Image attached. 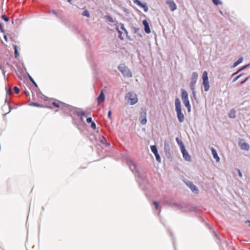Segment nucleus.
Masks as SVG:
<instances>
[{
    "mask_svg": "<svg viewBox=\"0 0 250 250\" xmlns=\"http://www.w3.org/2000/svg\"><path fill=\"white\" fill-rule=\"evenodd\" d=\"M153 204L155 206V209H156L157 210L160 209V206H159V204H158V203L157 202L154 201L153 202Z\"/></svg>",
    "mask_w": 250,
    "mask_h": 250,
    "instance_id": "obj_24",
    "label": "nucleus"
},
{
    "mask_svg": "<svg viewBox=\"0 0 250 250\" xmlns=\"http://www.w3.org/2000/svg\"><path fill=\"white\" fill-rule=\"evenodd\" d=\"M176 140L177 142V143L180 145V146H182V145H184L183 143L181 140H180L178 138H176Z\"/></svg>",
    "mask_w": 250,
    "mask_h": 250,
    "instance_id": "obj_31",
    "label": "nucleus"
},
{
    "mask_svg": "<svg viewBox=\"0 0 250 250\" xmlns=\"http://www.w3.org/2000/svg\"><path fill=\"white\" fill-rule=\"evenodd\" d=\"M52 13H53L54 14H55V15H57V12H56V11H55V10H53V11H52Z\"/></svg>",
    "mask_w": 250,
    "mask_h": 250,
    "instance_id": "obj_45",
    "label": "nucleus"
},
{
    "mask_svg": "<svg viewBox=\"0 0 250 250\" xmlns=\"http://www.w3.org/2000/svg\"><path fill=\"white\" fill-rule=\"evenodd\" d=\"M7 93L10 94L11 93V90L10 89H8Z\"/></svg>",
    "mask_w": 250,
    "mask_h": 250,
    "instance_id": "obj_46",
    "label": "nucleus"
},
{
    "mask_svg": "<svg viewBox=\"0 0 250 250\" xmlns=\"http://www.w3.org/2000/svg\"><path fill=\"white\" fill-rule=\"evenodd\" d=\"M249 78L247 77V78H246L244 81H242L240 83L241 84L244 83L248 80Z\"/></svg>",
    "mask_w": 250,
    "mask_h": 250,
    "instance_id": "obj_42",
    "label": "nucleus"
},
{
    "mask_svg": "<svg viewBox=\"0 0 250 250\" xmlns=\"http://www.w3.org/2000/svg\"><path fill=\"white\" fill-rule=\"evenodd\" d=\"M175 110L177 112L178 120L180 123H182L184 121L185 117L184 114L182 113L181 102L178 98L175 100Z\"/></svg>",
    "mask_w": 250,
    "mask_h": 250,
    "instance_id": "obj_1",
    "label": "nucleus"
},
{
    "mask_svg": "<svg viewBox=\"0 0 250 250\" xmlns=\"http://www.w3.org/2000/svg\"><path fill=\"white\" fill-rule=\"evenodd\" d=\"M242 75V74H241L237 76H236L233 80V82H235L237 81L241 76Z\"/></svg>",
    "mask_w": 250,
    "mask_h": 250,
    "instance_id": "obj_36",
    "label": "nucleus"
},
{
    "mask_svg": "<svg viewBox=\"0 0 250 250\" xmlns=\"http://www.w3.org/2000/svg\"><path fill=\"white\" fill-rule=\"evenodd\" d=\"M14 49L15 57L17 58L19 56V53L18 52L17 46L16 45H14Z\"/></svg>",
    "mask_w": 250,
    "mask_h": 250,
    "instance_id": "obj_28",
    "label": "nucleus"
},
{
    "mask_svg": "<svg viewBox=\"0 0 250 250\" xmlns=\"http://www.w3.org/2000/svg\"><path fill=\"white\" fill-rule=\"evenodd\" d=\"M118 69L125 77L129 78L132 76L131 72L125 64H120Z\"/></svg>",
    "mask_w": 250,
    "mask_h": 250,
    "instance_id": "obj_3",
    "label": "nucleus"
},
{
    "mask_svg": "<svg viewBox=\"0 0 250 250\" xmlns=\"http://www.w3.org/2000/svg\"><path fill=\"white\" fill-rule=\"evenodd\" d=\"M126 97L128 99V101L130 102L131 104H134L138 102V98L137 95L132 92H128L126 96Z\"/></svg>",
    "mask_w": 250,
    "mask_h": 250,
    "instance_id": "obj_5",
    "label": "nucleus"
},
{
    "mask_svg": "<svg viewBox=\"0 0 250 250\" xmlns=\"http://www.w3.org/2000/svg\"><path fill=\"white\" fill-rule=\"evenodd\" d=\"M211 151L212 154L213 156V158L215 159H216L217 162H219L220 161V158L218 156V154H217V153L216 150L214 148L211 147Z\"/></svg>",
    "mask_w": 250,
    "mask_h": 250,
    "instance_id": "obj_12",
    "label": "nucleus"
},
{
    "mask_svg": "<svg viewBox=\"0 0 250 250\" xmlns=\"http://www.w3.org/2000/svg\"><path fill=\"white\" fill-rule=\"evenodd\" d=\"M82 15H83V16L87 17L88 18H89L90 17L89 13L88 11V10H84L83 11Z\"/></svg>",
    "mask_w": 250,
    "mask_h": 250,
    "instance_id": "obj_22",
    "label": "nucleus"
},
{
    "mask_svg": "<svg viewBox=\"0 0 250 250\" xmlns=\"http://www.w3.org/2000/svg\"><path fill=\"white\" fill-rule=\"evenodd\" d=\"M243 58L242 57H241L237 61H236L234 64H233V67H236L237 65H238L239 64H240V63H241L243 61Z\"/></svg>",
    "mask_w": 250,
    "mask_h": 250,
    "instance_id": "obj_19",
    "label": "nucleus"
},
{
    "mask_svg": "<svg viewBox=\"0 0 250 250\" xmlns=\"http://www.w3.org/2000/svg\"><path fill=\"white\" fill-rule=\"evenodd\" d=\"M105 100V96L103 90H102L100 95L97 98L98 105H99L101 103L103 102Z\"/></svg>",
    "mask_w": 250,
    "mask_h": 250,
    "instance_id": "obj_10",
    "label": "nucleus"
},
{
    "mask_svg": "<svg viewBox=\"0 0 250 250\" xmlns=\"http://www.w3.org/2000/svg\"><path fill=\"white\" fill-rule=\"evenodd\" d=\"M193 96L195 97V94L194 95L193 94Z\"/></svg>",
    "mask_w": 250,
    "mask_h": 250,
    "instance_id": "obj_49",
    "label": "nucleus"
},
{
    "mask_svg": "<svg viewBox=\"0 0 250 250\" xmlns=\"http://www.w3.org/2000/svg\"><path fill=\"white\" fill-rule=\"evenodd\" d=\"M198 75L197 72H193L192 74V77L191 78V81L190 83V87L192 90V94H195V86L197 80L198 79Z\"/></svg>",
    "mask_w": 250,
    "mask_h": 250,
    "instance_id": "obj_4",
    "label": "nucleus"
},
{
    "mask_svg": "<svg viewBox=\"0 0 250 250\" xmlns=\"http://www.w3.org/2000/svg\"><path fill=\"white\" fill-rule=\"evenodd\" d=\"M237 171H238V175H239V176L240 177H242V173H241V172L240 170V169H237Z\"/></svg>",
    "mask_w": 250,
    "mask_h": 250,
    "instance_id": "obj_39",
    "label": "nucleus"
},
{
    "mask_svg": "<svg viewBox=\"0 0 250 250\" xmlns=\"http://www.w3.org/2000/svg\"><path fill=\"white\" fill-rule=\"evenodd\" d=\"M105 17H106V19L108 20L110 22H114V19L111 17H110L109 16H106Z\"/></svg>",
    "mask_w": 250,
    "mask_h": 250,
    "instance_id": "obj_27",
    "label": "nucleus"
},
{
    "mask_svg": "<svg viewBox=\"0 0 250 250\" xmlns=\"http://www.w3.org/2000/svg\"><path fill=\"white\" fill-rule=\"evenodd\" d=\"M14 91L16 94L19 93L20 90L17 86H14Z\"/></svg>",
    "mask_w": 250,
    "mask_h": 250,
    "instance_id": "obj_29",
    "label": "nucleus"
},
{
    "mask_svg": "<svg viewBox=\"0 0 250 250\" xmlns=\"http://www.w3.org/2000/svg\"><path fill=\"white\" fill-rule=\"evenodd\" d=\"M167 147H168V145H167V141H166L165 142V149H166Z\"/></svg>",
    "mask_w": 250,
    "mask_h": 250,
    "instance_id": "obj_43",
    "label": "nucleus"
},
{
    "mask_svg": "<svg viewBox=\"0 0 250 250\" xmlns=\"http://www.w3.org/2000/svg\"><path fill=\"white\" fill-rule=\"evenodd\" d=\"M1 19H3L5 21H8L9 20V19L6 17V16L5 14H3L1 16Z\"/></svg>",
    "mask_w": 250,
    "mask_h": 250,
    "instance_id": "obj_26",
    "label": "nucleus"
},
{
    "mask_svg": "<svg viewBox=\"0 0 250 250\" xmlns=\"http://www.w3.org/2000/svg\"><path fill=\"white\" fill-rule=\"evenodd\" d=\"M181 150L183 154V156L184 158L185 159V160L187 161H189L190 159V157L189 155L188 154V152L185 149V147L184 145H182V146H181Z\"/></svg>",
    "mask_w": 250,
    "mask_h": 250,
    "instance_id": "obj_8",
    "label": "nucleus"
},
{
    "mask_svg": "<svg viewBox=\"0 0 250 250\" xmlns=\"http://www.w3.org/2000/svg\"><path fill=\"white\" fill-rule=\"evenodd\" d=\"M143 23L145 27V31L147 34H149L150 33V29L149 28V24L146 20H144L143 21Z\"/></svg>",
    "mask_w": 250,
    "mask_h": 250,
    "instance_id": "obj_11",
    "label": "nucleus"
},
{
    "mask_svg": "<svg viewBox=\"0 0 250 250\" xmlns=\"http://www.w3.org/2000/svg\"><path fill=\"white\" fill-rule=\"evenodd\" d=\"M240 146L242 149L245 150H248L250 148L249 144L245 142L240 143Z\"/></svg>",
    "mask_w": 250,
    "mask_h": 250,
    "instance_id": "obj_15",
    "label": "nucleus"
},
{
    "mask_svg": "<svg viewBox=\"0 0 250 250\" xmlns=\"http://www.w3.org/2000/svg\"><path fill=\"white\" fill-rule=\"evenodd\" d=\"M140 122L142 125L146 123V108H142L140 112Z\"/></svg>",
    "mask_w": 250,
    "mask_h": 250,
    "instance_id": "obj_7",
    "label": "nucleus"
},
{
    "mask_svg": "<svg viewBox=\"0 0 250 250\" xmlns=\"http://www.w3.org/2000/svg\"><path fill=\"white\" fill-rule=\"evenodd\" d=\"M133 2L135 4H136L137 5L138 4H140V1L138 0H132Z\"/></svg>",
    "mask_w": 250,
    "mask_h": 250,
    "instance_id": "obj_38",
    "label": "nucleus"
},
{
    "mask_svg": "<svg viewBox=\"0 0 250 250\" xmlns=\"http://www.w3.org/2000/svg\"><path fill=\"white\" fill-rule=\"evenodd\" d=\"M248 65H246L245 66H244L243 67L241 68V69H240L239 70H238L237 72H236L235 73H233L232 74V76L233 75H235L236 74H237V73H238L240 71H241V70H242L243 69H244V68H245Z\"/></svg>",
    "mask_w": 250,
    "mask_h": 250,
    "instance_id": "obj_32",
    "label": "nucleus"
},
{
    "mask_svg": "<svg viewBox=\"0 0 250 250\" xmlns=\"http://www.w3.org/2000/svg\"><path fill=\"white\" fill-rule=\"evenodd\" d=\"M121 29H122L123 31H124L125 32V33H126V35L127 34V33H127V30L125 29V28L124 25V24H121Z\"/></svg>",
    "mask_w": 250,
    "mask_h": 250,
    "instance_id": "obj_34",
    "label": "nucleus"
},
{
    "mask_svg": "<svg viewBox=\"0 0 250 250\" xmlns=\"http://www.w3.org/2000/svg\"><path fill=\"white\" fill-rule=\"evenodd\" d=\"M71 0H68V1L70 2H71Z\"/></svg>",
    "mask_w": 250,
    "mask_h": 250,
    "instance_id": "obj_48",
    "label": "nucleus"
},
{
    "mask_svg": "<svg viewBox=\"0 0 250 250\" xmlns=\"http://www.w3.org/2000/svg\"><path fill=\"white\" fill-rule=\"evenodd\" d=\"M183 103L187 107L188 111L190 112L191 107H190V103H189V101L188 99L183 100Z\"/></svg>",
    "mask_w": 250,
    "mask_h": 250,
    "instance_id": "obj_16",
    "label": "nucleus"
},
{
    "mask_svg": "<svg viewBox=\"0 0 250 250\" xmlns=\"http://www.w3.org/2000/svg\"><path fill=\"white\" fill-rule=\"evenodd\" d=\"M155 157H156V159L157 160V161L160 162L161 161V158H160V157L158 153H157L156 154H154Z\"/></svg>",
    "mask_w": 250,
    "mask_h": 250,
    "instance_id": "obj_33",
    "label": "nucleus"
},
{
    "mask_svg": "<svg viewBox=\"0 0 250 250\" xmlns=\"http://www.w3.org/2000/svg\"><path fill=\"white\" fill-rule=\"evenodd\" d=\"M166 3L168 5L171 11H173L176 9L177 6L173 0H167Z\"/></svg>",
    "mask_w": 250,
    "mask_h": 250,
    "instance_id": "obj_9",
    "label": "nucleus"
},
{
    "mask_svg": "<svg viewBox=\"0 0 250 250\" xmlns=\"http://www.w3.org/2000/svg\"><path fill=\"white\" fill-rule=\"evenodd\" d=\"M187 185L190 188L193 192H195L196 193L198 192V188H197L196 186H195L194 184H193L192 183L189 182L188 184H187Z\"/></svg>",
    "mask_w": 250,
    "mask_h": 250,
    "instance_id": "obj_13",
    "label": "nucleus"
},
{
    "mask_svg": "<svg viewBox=\"0 0 250 250\" xmlns=\"http://www.w3.org/2000/svg\"><path fill=\"white\" fill-rule=\"evenodd\" d=\"M86 121L87 123H91L93 122L91 117L87 118Z\"/></svg>",
    "mask_w": 250,
    "mask_h": 250,
    "instance_id": "obj_37",
    "label": "nucleus"
},
{
    "mask_svg": "<svg viewBox=\"0 0 250 250\" xmlns=\"http://www.w3.org/2000/svg\"><path fill=\"white\" fill-rule=\"evenodd\" d=\"M181 97L182 100L188 99L187 92L183 89H181Z\"/></svg>",
    "mask_w": 250,
    "mask_h": 250,
    "instance_id": "obj_14",
    "label": "nucleus"
},
{
    "mask_svg": "<svg viewBox=\"0 0 250 250\" xmlns=\"http://www.w3.org/2000/svg\"><path fill=\"white\" fill-rule=\"evenodd\" d=\"M203 80L202 84L204 87L205 91H208L209 89L210 86L209 84L208 74L206 71L203 72L202 77Z\"/></svg>",
    "mask_w": 250,
    "mask_h": 250,
    "instance_id": "obj_2",
    "label": "nucleus"
},
{
    "mask_svg": "<svg viewBox=\"0 0 250 250\" xmlns=\"http://www.w3.org/2000/svg\"><path fill=\"white\" fill-rule=\"evenodd\" d=\"M30 105H31V106H37V107H43L42 105L40 104H38L37 103H31L30 104H29Z\"/></svg>",
    "mask_w": 250,
    "mask_h": 250,
    "instance_id": "obj_23",
    "label": "nucleus"
},
{
    "mask_svg": "<svg viewBox=\"0 0 250 250\" xmlns=\"http://www.w3.org/2000/svg\"><path fill=\"white\" fill-rule=\"evenodd\" d=\"M30 78V80L32 82V83L36 86H37V84L35 82V81H34V80L31 77H29Z\"/></svg>",
    "mask_w": 250,
    "mask_h": 250,
    "instance_id": "obj_41",
    "label": "nucleus"
},
{
    "mask_svg": "<svg viewBox=\"0 0 250 250\" xmlns=\"http://www.w3.org/2000/svg\"><path fill=\"white\" fill-rule=\"evenodd\" d=\"M212 1L213 3L216 5L222 4V2L220 1V0H212Z\"/></svg>",
    "mask_w": 250,
    "mask_h": 250,
    "instance_id": "obj_25",
    "label": "nucleus"
},
{
    "mask_svg": "<svg viewBox=\"0 0 250 250\" xmlns=\"http://www.w3.org/2000/svg\"><path fill=\"white\" fill-rule=\"evenodd\" d=\"M78 115L81 118V120H83V117L85 116V113L83 111H80L78 113Z\"/></svg>",
    "mask_w": 250,
    "mask_h": 250,
    "instance_id": "obj_21",
    "label": "nucleus"
},
{
    "mask_svg": "<svg viewBox=\"0 0 250 250\" xmlns=\"http://www.w3.org/2000/svg\"><path fill=\"white\" fill-rule=\"evenodd\" d=\"M229 116L230 118H234L235 117V110L234 109H231L229 113Z\"/></svg>",
    "mask_w": 250,
    "mask_h": 250,
    "instance_id": "obj_18",
    "label": "nucleus"
},
{
    "mask_svg": "<svg viewBox=\"0 0 250 250\" xmlns=\"http://www.w3.org/2000/svg\"><path fill=\"white\" fill-rule=\"evenodd\" d=\"M51 104L58 109L63 108L66 106V104L65 103L57 100H52L51 101ZM58 111V109L56 110V111Z\"/></svg>",
    "mask_w": 250,
    "mask_h": 250,
    "instance_id": "obj_6",
    "label": "nucleus"
},
{
    "mask_svg": "<svg viewBox=\"0 0 250 250\" xmlns=\"http://www.w3.org/2000/svg\"><path fill=\"white\" fill-rule=\"evenodd\" d=\"M246 222H248L249 223H250V221H247Z\"/></svg>",
    "mask_w": 250,
    "mask_h": 250,
    "instance_id": "obj_47",
    "label": "nucleus"
},
{
    "mask_svg": "<svg viewBox=\"0 0 250 250\" xmlns=\"http://www.w3.org/2000/svg\"><path fill=\"white\" fill-rule=\"evenodd\" d=\"M138 5L140 7L143 8L144 9V10L146 12H147L148 10V8L146 3H142L140 2V4H138Z\"/></svg>",
    "mask_w": 250,
    "mask_h": 250,
    "instance_id": "obj_17",
    "label": "nucleus"
},
{
    "mask_svg": "<svg viewBox=\"0 0 250 250\" xmlns=\"http://www.w3.org/2000/svg\"><path fill=\"white\" fill-rule=\"evenodd\" d=\"M118 31L119 33V38L121 40H123L124 39V37L122 36V33L121 31H120L119 29H118Z\"/></svg>",
    "mask_w": 250,
    "mask_h": 250,
    "instance_id": "obj_30",
    "label": "nucleus"
},
{
    "mask_svg": "<svg viewBox=\"0 0 250 250\" xmlns=\"http://www.w3.org/2000/svg\"><path fill=\"white\" fill-rule=\"evenodd\" d=\"M108 117L111 119V111L109 110L108 112Z\"/></svg>",
    "mask_w": 250,
    "mask_h": 250,
    "instance_id": "obj_40",
    "label": "nucleus"
},
{
    "mask_svg": "<svg viewBox=\"0 0 250 250\" xmlns=\"http://www.w3.org/2000/svg\"><path fill=\"white\" fill-rule=\"evenodd\" d=\"M150 148H151V150L152 152L154 154H156L157 153H158L157 149L155 146H150Z\"/></svg>",
    "mask_w": 250,
    "mask_h": 250,
    "instance_id": "obj_20",
    "label": "nucleus"
},
{
    "mask_svg": "<svg viewBox=\"0 0 250 250\" xmlns=\"http://www.w3.org/2000/svg\"><path fill=\"white\" fill-rule=\"evenodd\" d=\"M91 124V127L94 129H96V124H95V123L92 122Z\"/></svg>",
    "mask_w": 250,
    "mask_h": 250,
    "instance_id": "obj_35",
    "label": "nucleus"
},
{
    "mask_svg": "<svg viewBox=\"0 0 250 250\" xmlns=\"http://www.w3.org/2000/svg\"><path fill=\"white\" fill-rule=\"evenodd\" d=\"M24 93L26 94V96H28L29 95V93L27 91H25Z\"/></svg>",
    "mask_w": 250,
    "mask_h": 250,
    "instance_id": "obj_44",
    "label": "nucleus"
}]
</instances>
